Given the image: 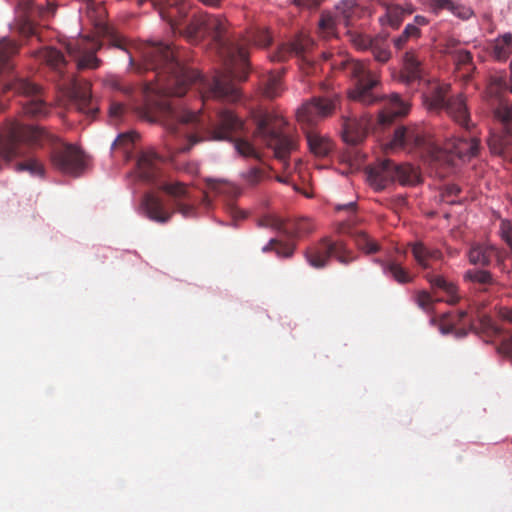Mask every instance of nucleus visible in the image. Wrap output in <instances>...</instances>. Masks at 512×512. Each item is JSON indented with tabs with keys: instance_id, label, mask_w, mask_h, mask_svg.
Listing matches in <instances>:
<instances>
[{
	"instance_id": "nucleus-1",
	"label": "nucleus",
	"mask_w": 512,
	"mask_h": 512,
	"mask_svg": "<svg viewBox=\"0 0 512 512\" xmlns=\"http://www.w3.org/2000/svg\"><path fill=\"white\" fill-rule=\"evenodd\" d=\"M176 30L189 40H197L205 34L212 35L224 62V71L211 77L202 76L198 71L184 66L174 49L161 42L144 44L140 50L142 62L136 64L130 55V64L138 72L153 74L152 78L146 79L141 90L140 114L150 121L161 120L171 134L183 136L185 143L174 150L175 153H186L206 139L230 140L244 130V122L229 109L219 110L212 118L201 110L178 108L170 97H181L191 85H195L205 108H208L210 100L236 102L241 93L235 80L247 79L249 64L245 47L226 37L227 22L219 16L193 14L190 19H184L180 29Z\"/></svg>"
},
{
	"instance_id": "nucleus-2",
	"label": "nucleus",
	"mask_w": 512,
	"mask_h": 512,
	"mask_svg": "<svg viewBox=\"0 0 512 512\" xmlns=\"http://www.w3.org/2000/svg\"><path fill=\"white\" fill-rule=\"evenodd\" d=\"M48 136L49 133L42 128L9 119L0 131V158L7 163L23 158V161L15 164V171H27L32 176L44 177V164L32 157L31 151L44 146Z\"/></svg>"
},
{
	"instance_id": "nucleus-3",
	"label": "nucleus",
	"mask_w": 512,
	"mask_h": 512,
	"mask_svg": "<svg viewBox=\"0 0 512 512\" xmlns=\"http://www.w3.org/2000/svg\"><path fill=\"white\" fill-rule=\"evenodd\" d=\"M343 70L347 76L354 81V88L350 91L349 97L364 105H372L384 101V106L379 113V122L388 125L397 117L408 114L409 105L402 100L398 94H391L389 97H381L377 88L380 85L379 74L372 71L366 63L348 60L342 63Z\"/></svg>"
},
{
	"instance_id": "nucleus-4",
	"label": "nucleus",
	"mask_w": 512,
	"mask_h": 512,
	"mask_svg": "<svg viewBox=\"0 0 512 512\" xmlns=\"http://www.w3.org/2000/svg\"><path fill=\"white\" fill-rule=\"evenodd\" d=\"M160 189L171 197L172 207H169L154 194H145L141 200V210L149 220L166 224L172 219L175 212L185 218L196 216L199 197L195 194L194 189L179 181L164 182Z\"/></svg>"
},
{
	"instance_id": "nucleus-5",
	"label": "nucleus",
	"mask_w": 512,
	"mask_h": 512,
	"mask_svg": "<svg viewBox=\"0 0 512 512\" xmlns=\"http://www.w3.org/2000/svg\"><path fill=\"white\" fill-rule=\"evenodd\" d=\"M18 52V45L7 38L0 40V75L7 74L3 80L4 91H14L16 94L31 98L22 104L23 112L32 117L45 116L48 106L41 98V90L38 85L28 79L18 77L12 73V56Z\"/></svg>"
},
{
	"instance_id": "nucleus-6",
	"label": "nucleus",
	"mask_w": 512,
	"mask_h": 512,
	"mask_svg": "<svg viewBox=\"0 0 512 512\" xmlns=\"http://www.w3.org/2000/svg\"><path fill=\"white\" fill-rule=\"evenodd\" d=\"M255 136L274 151L275 157L286 164L291 152L296 149V139L288 135L284 128L283 117L269 112L259 111L254 115Z\"/></svg>"
},
{
	"instance_id": "nucleus-7",
	"label": "nucleus",
	"mask_w": 512,
	"mask_h": 512,
	"mask_svg": "<svg viewBox=\"0 0 512 512\" xmlns=\"http://www.w3.org/2000/svg\"><path fill=\"white\" fill-rule=\"evenodd\" d=\"M451 86L447 83L434 84L424 93V104L430 111L445 110L452 120L460 127L470 130L473 122L470 118L466 100L462 94L448 97Z\"/></svg>"
},
{
	"instance_id": "nucleus-8",
	"label": "nucleus",
	"mask_w": 512,
	"mask_h": 512,
	"mask_svg": "<svg viewBox=\"0 0 512 512\" xmlns=\"http://www.w3.org/2000/svg\"><path fill=\"white\" fill-rule=\"evenodd\" d=\"M367 174L369 184L377 191L384 190L395 181L402 185H414L419 180V174L412 165L397 164L390 159L379 161L368 169Z\"/></svg>"
},
{
	"instance_id": "nucleus-9",
	"label": "nucleus",
	"mask_w": 512,
	"mask_h": 512,
	"mask_svg": "<svg viewBox=\"0 0 512 512\" xmlns=\"http://www.w3.org/2000/svg\"><path fill=\"white\" fill-rule=\"evenodd\" d=\"M51 143L50 162L54 169L65 175L77 177L86 167L84 152L73 144H67L49 133L45 143Z\"/></svg>"
},
{
	"instance_id": "nucleus-10",
	"label": "nucleus",
	"mask_w": 512,
	"mask_h": 512,
	"mask_svg": "<svg viewBox=\"0 0 512 512\" xmlns=\"http://www.w3.org/2000/svg\"><path fill=\"white\" fill-rule=\"evenodd\" d=\"M331 257L343 265H348L356 259L343 240H332L330 237H323L305 251L307 262L316 269L328 266Z\"/></svg>"
},
{
	"instance_id": "nucleus-11",
	"label": "nucleus",
	"mask_w": 512,
	"mask_h": 512,
	"mask_svg": "<svg viewBox=\"0 0 512 512\" xmlns=\"http://www.w3.org/2000/svg\"><path fill=\"white\" fill-rule=\"evenodd\" d=\"M495 119L502 125L500 133L493 132L488 138L491 153L512 160V103L500 99L493 110Z\"/></svg>"
},
{
	"instance_id": "nucleus-12",
	"label": "nucleus",
	"mask_w": 512,
	"mask_h": 512,
	"mask_svg": "<svg viewBox=\"0 0 512 512\" xmlns=\"http://www.w3.org/2000/svg\"><path fill=\"white\" fill-rule=\"evenodd\" d=\"M339 101L340 96L335 92L312 97L298 108L297 120L307 128H312L320 121L332 116Z\"/></svg>"
},
{
	"instance_id": "nucleus-13",
	"label": "nucleus",
	"mask_w": 512,
	"mask_h": 512,
	"mask_svg": "<svg viewBox=\"0 0 512 512\" xmlns=\"http://www.w3.org/2000/svg\"><path fill=\"white\" fill-rule=\"evenodd\" d=\"M338 15L323 12L319 20V33L324 38L337 36V26L343 24L345 27L352 26L354 21L361 18L365 13L356 0H343L337 6Z\"/></svg>"
},
{
	"instance_id": "nucleus-14",
	"label": "nucleus",
	"mask_w": 512,
	"mask_h": 512,
	"mask_svg": "<svg viewBox=\"0 0 512 512\" xmlns=\"http://www.w3.org/2000/svg\"><path fill=\"white\" fill-rule=\"evenodd\" d=\"M69 56L76 62L78 70L97 69L101 60L96 57L101 43L94 38L82 37L67 44Z\"/></svg>"
},
{
	"instance_id": "nucleus-15",
	"label": "nucleus",
	"mask_w": 512,
	"mask_h": 512,
	"mask_svg": "<svg viewBox=\"0 0 512 512\" xmlns=\"http://www.w3.org/2000/svg\"><path fill=\"white\" fill-rule=\"evenodd\" d=\"M259 226L272 228L283 233L288 238H299L312 233L314 224L309 218L283 220L276 215H265L259 220Z\"/></svg>"
},
{
	"instance_id": "nucleus-16",
	"label": "nucleus",
	"mask_w": 512,
	"mask_h": 512,
	"mask_svg": "<svg viewBox=\"0 0 512 512\" xmlns=\"http://www.w3.org/2000/svg\"><path fill=\"white\" fill-rule=\"evenodd\" d=\"M33 0H18V8L24 13V20L20 25V33L26 37L38 35V28L33 22V17L38 16L41 20L52 18L57 10L54 3H48L47 6H33Z\"/></svg>"
},
{
	"instance_id": "nucleus-17",
	"label": "nucleus",
	"mask_w": 512,
	"mask_h": 512,
	"mask_svg": "<svg viewBox=\"0 0 512 512\" xmlns=\"http://www.w3.org/2000/svg\"><path fill=\"white\" fill-rule=\"evenodd\" d=\"M390 146L391 148L413 151L416 149H430L431 143L420 127L400 126L395 129Z\"/></svg>"
},
{
	"instance_id": "nucleus-18",
	"label": "nucleus",
	"mask_w": 512,
	"mask_h": 512,
	"mask_svg": "<svg viewBox=\"0 0 512 512\" xmlns=\"http://www.w3.org/2000/svg\"><path fill=\"white\" fill-rule=\"evenodd\" d=\"M71 97L80 112L91 117L97 114L98 108L92 99L91 84L88 81L73 80Z\"/></svg>"
},
{
	"instance_id": "nucleus-19",
	"label": "nucleus",
	"mask_w": 512,
	"mask_h": 512,
	"mask_svg": "<svg viewBox=\"0 0 512 512\" xmlns=\"http://www.w3.org/2000/svg\"><path fill=\"white\" fill-rule=\"evenodd\" d=\"M467 311L447 312L440 316L438 320L439 331L443 334H453L455 338H464L469 329L465 327Z\"/></svg>"
},
{
	"instance_id": "nucleus-20",
	"label": "nucleus",
	"mask_w": 512,
	"mask_h": 512,
	"mask_svg": "<svg viewBox=\"0 0 512 512\" xmlns=\"http://www.w3.org/2000/svg\"><path fill=\"white\" fill-rule=\"evenodd\" d=\"M473 128L474 125L470 130H466L471 133L468 137H453L447 144L446 148L462 160H469L475 157L479 152L480 140L477 135L472 133Z\"/></svg>"
},
{
	"instance_id": "nucleus-21",
	"label": "nucleus",
	"mask_w": 512,
	"mask_h": 512,
	"mask_svg": "<svg viewBox=\"0 0 512 512\" xmlns=\"http://www.w3.org/2000/svg\"><path fill=\"white\" fill-rule=\"evenodd\" d=\"M368 119L355 116L342 117V138L350 145L360 144L367 135Z\"/></svg>"
},
{
	"instance_id": "nucleus-22",
	"label": "nucleus",
	"mask_w": 512,
	"mask_h": 512,
	"mask_svg": "<svg viewBox=\"0 0 512 512\" xmlns=\"http://www.w3.org/2000/svg\"><path fill=\"white\" fill-rule=\"evenodd\" d=\"M309 45V39L296 40L288 46H283L278 53L273 56L272 60L284 61L289 55L294 54L302 59V69L305 73H312L314 70V64L307 57V48Z\"/></svg>"
},
{
	"instance_id": "nucleus-23",
	"label": "nucleus",
	"mask_w": 512,
	"mask_h": 512,
	"mask_svg": "<svg viewBox=\"0 0 512 512\" xmlns=\"http://www.w3.org/2000/svg\"><path fill=\"white\" fill-rule=\"evenodd\" d=\"M422 63L415 51L405 52L403 56V65L399 73V80L402 83L410 85L422 78Z\"/></svg>"
},
{
	"instance_id": "nucleus-24",
	"label": "nucleus",
	"mask_w": 512,
	"mask_h": 512,
	"mask_svg": "<svg viewBox=\"0 0 512 512\" xmlns=\"http://www.w3.org/2000/svg\"><path fill=\"white\" fill-rule=\"evenodd\" d=\"M161 158L152 150L142 152L137 160L139 176L148 182H153L159 171Z\"/></svg>"
},
{
	"instance_id": "nucleus-25",
	"label": "nucleus",
	"mask_w": 512,
	"mask_h": 512,
	"mask_svg": "<svg viewBox=\"0 0 512 512\" xmlns=\"http://www.w3.org/2000/svg\"><path fill=\"white\" fill-rule=\"evenodd\" d=\"M464 280L471 282L475 289L481 293L490 292L494 286L499 284L491 272L477 268L467 270L464 274Z\"/></svg>"
},
{
	"instance_id": "nucleus-26",
	"label": "nucleus",
	"mask_w": 512,
	"mask_h": 512,
	"mask_svg": "<svg viewBox=\"0 0 512 512\" xmlns=\"http://www.w3.org/2000/svg\"><path fill=\"white\" fill-rule=\"evenodd\" d=\"M305 135L309 150L317 157H326L333 149L330 138L320 134L313 128H306Z\"/></svg>"
},
{
	"instance_id": "nucleus-27",
	"label": "nucleus",
	"mask_w": 512,
	"mask_h": 512,
	"mask_svg": "<svg viewBox=\"0 0 512 512\" xmlns=\"http://www.w3.org/2000/svg\"><path fill=\"white\" fill-rule=\"evenodd\" d=\"M481 324L487 330V333L494 337L492 341L501 344V347H497V352H512V332L504 333L503 329L490 317H484Z\"/></svg>"
},
{
	"instance_id": "nucleus-28",
	"label": "nucleus",
	"mask_w": 512,
	"mask_h": 512,
	"mask_svg": "<svg viewBox=\"0 0 512 512\" xmlns=\"http://www.w3.org/2000/svg\"><path fill=\"white\" fill-rule=\"evenodd\" d=\"M374 261L381 266L383 273L386 276L391 277L397 283L407 284L413 281V276L399 262L393 259L384 260L378 258Z\"/></svg>"
},
{
	"instance_id": "nucleus-29",
	"label": "nucleus",
	"mask_w": 512,
	"mask_h": 512,
	"mask_svg": "<svg viewBox=\"0 0 512 512\" xmlns=\"http://www.w3.org/2000/svg\"><path fill=\"white\" fill-rule=\"evenodd\" d=\"M412 255L417 264L423 268H430V261H437L442 258V252L436 248H429L422 242L411 243Z\"/></svg>"
},
{
	"instance_id": "nucleus-30",
	"label": "nucleus",
	"mask_w": 512,
	"mask_h": 512,
	"mask_svg": "<svg viewBox=\"0 0 512 512\" xmlns=\"http://www.w3.org/2000/svg\"><path fill=\"white\" fill-rule=\"evenodd\" d=\"M425 278L431 284L432 288H438L447 294V299L444 301L449 305H456L459 302L460 296L457 293L458 289L453 282L447 281L440 275L427 274Z\"/></svg>"
},
{
	"instance_id": "nucleus-31",
	"label": "nucleus",
	"mask_w": 512,
	"mask_h": 512,
	"mask_svg": "<svg viewBox=\"0 0 512 512\" xmlns=\"http://www.w3.org/2000/svg\"><path fill=\"white\" fill-rule=\"evenodd\" d=\"M33 56L56 70H60L66 64L63 54L52 47L36 50L33 52Z\"/></svg>"
},
{
	"instance_id": "nucleus-32",
	"label": "nucleus",
	"mask_w": 512,
	"mask_h": 512,
	"mask_svg": "<svg viewBox=\"0 0 512 512\" xmlns=\"http://www.w3.org/2000/svg\"><path fill=\"white\" fill-rule=\"evenodd\" d=\"M492 56L498 61H506L512 53V34L498 37L492 45Z\"/></svg>"
},
{
	"instance_id": "nucleus-33",
	"label": "nucleus",
	"mask_w": 512,
	"mask_h": 512,
	"mask_svg": "<svg viewBox=\"0 0 512 512\" xmlns=\"http://www.w3.org/2000/svg\"><path fill=\"white\" fill-rule=\"evenodd\" d=\"M240 176L246 186L253 188L269 178V173L263 166H252L241 172Z\"/></svg>"
},
{
	"instance_id": "nucleus-34",
	"label": "nucleus",
	"mask_w": 512,
	"mask_h": 512,
	"mask_svg": "<svg viewBox=\"0 0 512 512\" xmlns=\"http://www.w3.org/2000/svg\"><path fill=\"white\" fill-rule=\"evenodd\" d=\"M370 51L372 52L374 59L380 63H386L391 58L389 43L387 38L384 36H376L373 38Z\"/></svg>"
},
{
	"instance_id": "nucleus-35",
	"label": "nucleus",
	"mask_w": 512,
	"mask_h": 512,
	"mask_svg": "<svg viewBox=\"0 0 512 512\" xmlns=\"http://www.w3.org/2000/svg\"><path fill=\"white\" fill-rule=\"evenodd\" d=\"M272 41V37L268 30L264 28H254L252 29L247 37L243 40L242 43H239L240 45H243L244 47L247 46V44H254L259 47H266L268 46ZM247 50V48H245Z\"/></svg>"
},
{
	"instance_id": "nucleus-36",
	"label": "nucleus",
	"mask_w": 512,
	"mask_h": 512,
	"mask_svg": "<svg viewBox=\"0 0 512 512\" xmlns=\"http://www.w3.org/2000/svg\"><path fill=\"white\" fill-rule=\"evenodd\" d=\"M352 237L358 249L366 254H374L380 250L379 244L364 231H355Z\"/></svg>"
},
{
	"instance_id": "nucleus-37",
	"label": "nucleus",
	"mask_w": 512,
	"mask_h": 512,
	"mask_svg": "<svg viewBox=\"0 0 512 512\" xmlns=\"http://www.w3.org/2000/svg\"><path fill=\"white\" fill-rule=\"evenodd\" d=\"M264 95L268 98H274L281 91V74L279 72H268L263 80Z\"/></svg>"
},
{
	"instance_id": "nucleus-38",
	"label": "nucleus",
	"mask_w": 512,
	"mask_h": 512,
	"mask_svg": "<svg viewBox=\"0 0 512 512\" xmlns=\"http://www.w3.org/2000/svg\"><path fill=\"white\" fill-rule=\"evenodd\" d=\"M275 251L280 257L289 258L293 255L295 245L291 243H284L277 239H271L263 248V252Z\"/></svg>"
},
{
	"instance_id": "nucleus-39",
	"label": "nucleus",
	"mask_w": 512,
	"mask_h": 512,
	"mask_svg": "<svg viewBox=\"0 0 512 512\" xmlns=\"http://www.w3.org/2000/svg\"><path fill=\"white\" fill-rule=\"evenodd\" d=\"M87 5L88 17L95 23L96 26L104 24L107 11L102 3H95L93 0H85Z\"/></svg>"
},
{
	"instance_id": "nucleus-40",
	"label": "nucleus",
	"mask_w": 512,
	"mask_h": 512,
	"mask_svg": "<svg viewBox=\"0 0 512 512\" xmlns=\"http://www.w3.org/2000/svg\"><path fill=\"white\" fill-rule=\"evenodd\" d=\"M211 188L216 194L223 195L228 199H235L241 193V190L237 185L227 181H214Z\"/></svg>"
},
{
	"instance_id": "nucleus-41",
	"label": "nucleus",
	"mask_w": 512,
	"mask_h": 512,
	"mask_svg": "<svg viewBox=\"0 0 512 512\" xmlns=\"http://www.w3.org/2000/svg\"><path fill=\"white\" fill-rule=\"evenodd\" d=\"M468 258L474 265L487 266L491 261V251L481 246H475L469 250Z\"/></svg>"
},
{
	"instance_id": "nucleus-42",
	"label": "nucleus",
	"mask_w": 512,
	"mask_h": 512,
	"mask_svg": "<svg viewBox=\"0 0 512 512\" xmlns=\"http://www.w3.org/2000/svg\"><path fill=\"white\" fill-rule=\"evenodd\" d=\"M415 301L419 308H421L423 311L427 313H430L434 309V303L443 301V299H434L429 292L422 290L417 292L415 296Z\"/></svg>"
},
{
	"instance_id": "nucleus-43",
	"label": "nucleus",
	"mask_w": 512,
	"mask_h": 512,
	"mask_svg": "<svg viewBox=\"0 0 512 512\" xmlns=\"http://www.w3.org/2000/svg\"><path fill=\"white\" fill-rule=\"evenodd\" d=\"M348 34L350 41L356 48L360 50H370L373 38L357 31L348 30Z\"/></svg>"
},
{
	"instance_id": "nucleus-44",
	"label": "nucleus",
	"mask_w": 512,
	"mask_h": 512,
	"mask_svg": "<svg viewBox=\"0 0 512 512\" xmlns=\"http://www.w3.org/2000/svg\"><path fill=\"white\" fill-rule=\"evenodd\" d=\"M494 309L501 321L512 325V302L497 304Z\"/></svg>"
},
{
	"instance_id": "nucleus-45",
	"label": "nucleus",
	"mask_w": 512,
	"mask_h": 512,
	"mask_svg": "<svg viewBox=\"0 0 512 512\" xmlns=\"http://www.w3.org/2000/svg\"><path fill=\"white\" fill-rule=\"evenodd\" d=\"M235 148L239 154L245 157H253L259 159V154L255 150L252 144L245 140H237L235 142Z\"/></svg>"
},
{
	"instance_id": "nucleus-46",
	"label": "nucleus",
	"mask_w": 512,
	"mask_h": 512,
	"mask_svg": "<svg viewBox=\"0 0 512 512\" xmlns=\"http://www.w3.org/2000/svg\"><path fill=\"white\" fill-rule=\"evenodd\" d=\"M138 135L134 132H127L120 134L113 142L112 148L123 147L125 151H128L129 146L134 142Z\"/></svg>"
},
{
	"instance_id": "nucleus-47",
	"label": "nucleus",
	"mask_w": 512,
	"mask_h": 512,
	"mask_svg": "<svg viewBox=\"0 0 512 512\" xmlns=\"http://www.w3.org/2000/svg\"><path fill=\"white\" fill-rule=\"evenodd\" d=\"M500 235L512 251V219H504L501 221Z\"/></svg>"
},
{
	"instance_id": "nucleus-48",
	"label": "nucleus",
	"mask_w": 512,
	"mask_h": 512,
	"mask_svg": "<svg viewBox=\"0 0 512 512\" xmlns=\"http://www.w3.org/2000/svg\"><path fill=\"white\" fill-rule=\"evenodd\" d=\"M448 10L463 20H467L473 15V11L470 8L457 3H453L452 8Z\"/></svg>"
},
{
	"instance_id": "nucleus-49",
	"label": "nucleus",
	"mask_w": 512,
	"mask_h": 512,
	"mask_svg": "<svg viewBox=\"0 0 512 512\" xmlns=\"http://www.w3.org/2000/svg\"><path fill=\"white\" fill-rule=\"evenodd\" d=\"M454 60L459 66L472 65V54L467 50H458L454 54Z\"/></svg>"
},
{
	"instance_id": "nucleus-50",
	"label": "nucleus",
	"mask_w": 512,
	"mask_h": 512,
	"mask_svg": "<svg viewBox=\"0 0 512 512\" xmlns=\"http://www.w3.org/2000/svg\"><path fill=\"white\" fill-rule=\"evenodd\" d=\"M387 13L390 18L391 25L393 27H397L402 21L401 15L404 13V9L398 6L389 7Z\"/></svg>"
},
{
	"instance_id": "nucleus-51",
	"label": "nucleus",
	"mask_w": 512,
	"mask_h": 512,
	"mask_svg": "<svg viewBox=\"0 0 512 512\" xmlns=\"http://www.w3.org/2000/svg\"><path fill=\"white\" fill-rule=\"evenodd\" d=\"M323 0H293V3L298 7L303 8H316Z\"/></svg>"
},
{
	"instance_id": "nucleus-52",
	"label": "nucleus",
	"mask_w": 512,
	"mask_h": 512,
	"mask_svg": "<svg viewBox=\"0 0 512 512\" xmlns=\"http://www.w3.org/2000/svg\"><path fill=\"white\" fill-rule=\"evenodd\" d=\"M409 40V36L404 32L393 40L394 47L398 50L403 49Z\"/></svg>"
},
{
	"instance_id": "nucleus-53",
	"label": "nucleus",
	"mask_w": 512,
	"mask_h": 512,
	"mask_svg": "<svg viewBox=\"0 0 512 512\" xmlns=\"http://www.w3.org/2000/svg\"><path fill=\"white\" fill-rule=\"evenodd\" d=\"M406 35L409 36V39L411 38H418L420 36V30L419 28L414 25V24H408L404 31H403Z\"/></svg>"
},
{
	"instance_id": "nucleus-54",
	"label": "nucleus",
	"mask_w": 512,
	"mask_h": 512,
	"mask_svg": "<svg viewBox=\"0 0 512 512\" xmlns=\"http://www.w3.org/2000/svg\"><path fill=\"white\" fill-rule=\"evenodd\" d=\"M434 9H446L452 8L454 3L452 0H431Z\"/></svg>"
},
{
	"instance_id": "nucleus-55",
	"label": "nucleus",
	"mask_w": 512,
	"mask_h": 512,
	"mask_svg": "<svg viewBox=\"0 0 512 512\" xmlns=\"http://www.w3.org/2000/svg\"><path fill=\"white\" fill-rule=\"evenodd\" d=\"M461 189L457 184H448L445 188V196H457Z\"/></svg>"
},
{
	"instance_id": "nucleus-56",
	"label": "nucleus",
	"mask_w": 512,
	"mask_h": 512,
	"mask_svg": "<svg viewBox=\"0 0 512 512\" xmlns=\"http://www.w3.org/2000/svg\"><path fill=\"white\" fill-rule=\"evenodd\" d=\"M124 111V106L120 103H114L110 107V116L119 117Z\"/></svg>"
},
{
	"instance_id": "nucleus-57",
	"label": "nucleus",
	"mask_w": 512,
	"mask_h": 512,
	"mask_svg": "<svg viewBox=\"0 0 512 512\" xmlns=\"http://www.w3.org/2000/svg\"><path fill=\"white\" fill-rule=\"evenodd\" d=\"M337 210H347V211H351V212H354L355 209H356V203L355 202H349L347 204H344V205H338L336 207Z\"/></svg>"
},
{
	"instance_id": "nucleus-58",
	"label": "nucleus",
	"mask_w": 512,
	"mask_h": 512,
	"mask_svg": "<svg viewBox=\"0 0 512 512\" xmlns=\"http://www.w3.org/2000/svg\"><path fill=\"white\" fill-rule=\"evenodd\" d=\"M415 22H416L418 25H425V24H427V20H426V18H425V17H423V16H419V15L415 17Z\"/></svg>"
},
{
	"instance_id": "nucleus-59",
	"label": "nucleus",
	"mask_w": 512,
	"mask_h": 512,
	"mask_svg": "<svg viewBox=\"0 0 512 512\" xmlns=\"http://www.w3.org/2000/svg\"><path fill=\"white\" fill-rule=\"evenodd\" d=\"M111 86L114 88V89H117V90H120L121 89V86H120V83L118 80H111L110 82Z\"/></svg>"
},
{
	"instance_id": "nucleus-60",
	"label": "nucleus",
	"mask_w": 512,
	"mask_h": 512,
	"mask_svg": "<svg viewBox=\"0 0 512 512\" xmlns=\"http://www.w3.org/2000/svg\"><path fill=\"white\" fill-rule=\"evenodd\" d=\"M321 89H322L323 91H328V85H327L326 83H322V84H321Z\"/></svg>"
},
{
	"instance_id": "nucleus-61",
	"label": "nucleus",
	"mask_w": 512,
	"mask_h": 512,
	"mask_svg": "<svg viewBox=\"0 0 512 512\" xmlns=\"http://www.w3.org/2000/svg\"><path fill=\"white\" fill-rule=\"evenodd\" d=\"M507 361L511 362L512 363V354H504Z\"/></svg>"
},
{
	"instance_id": "nucleus-62",
	"label": "nucleus",
	"mask_w": 512,
	"mask_h": 512,
	"mask_svg": "<svg viewBox=\"0 0 512 512\" xmlns=\"http://www.w3.org/2000/svg\"><path fill=\"white\" fill-rule=\"evenodd\" d=\"M277 180H278L279 182H286L282 177H277Z\"/></svg>"
},
{
	"instance_id": "nucleus-63",
	"label": "nucleus",
	"mask_w": 512,
	"mask_h": 512,
	"mask_svg": "<svg viewBox=\"0 0 512 512\" xmlns=\"http://www.w3.org/2000/svg\"><path fill=\"white\" fill-rule=\"evenodd\" d=\"M510 71L512 73V59H511V63H510Z\"/></svg>"
},
{
	"instance_id": "nucleus-64",
	"label": "nucleus",
	"mask_w": 512,
	"mask_h": 512,
	"mask_svg": "<svg viewBox=\"0 0 512 512\" xmlns=\"http://www.w3.org/2000/svg\"><path fill=\"white\" fill-rule=\"evenodd\" d=\"M2 109H3V106L0 104V111H2Z\"/></svg>"
}]
</instances>
